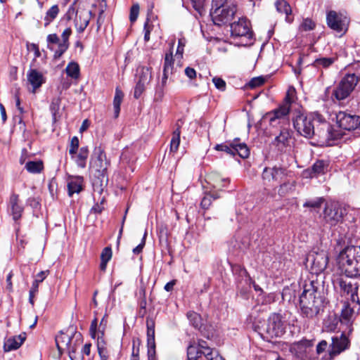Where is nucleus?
I'll list each match as a JSON object with an SVG mask.
<instances>
[{"label": "nucleus", "instance_id": "6e6d98bb", "mask_svg": "<svg viewBox=\"0 0 360 360\" xmlns=\"http://www.w3.org/2000/svg\"><path fill=\"white\" fill-rule=\"evenodd\" d=\"M112 257V250L109 247L105 248L101 255V260L105 262H109Z\"/></svg>", "mask_w": 360, "mask_h": 360}, {"label": "nucleus", "instance_id": "79ce46f5", "mask_svg": "<svg viewBox=\"0 0 360 360\" xmlns=\"http://www.w3.org/2000/svg\"><path fill=\"white\" fill-rule=\"evenodd\" d=\"M187 356L188 360H198L200 357L199 349L190 345L187 348Z\"/></svg>", "mask_w": 360, "mask_h": 360}, {"label": "nucleus", "instance_id": "2eb2a0df", "mask_svg": "<svg viewBox=\"0 0 360 360\" xmlns=\"http://www.w3.org/2000/svg\"><path fill=\"white\" fill-rule=\"evenodd\" d=\"M231 32L232 36L236 37H245L248 39L252 37L250 22L245 18H239L238 21L231 24Z\"/></svg>", "mask_w": 360, "mask_h": 360}, {"label": "nucleus", "instance_id": "a18cd8bd", "mask_svg": "<svg viewBox=\"0 0 360 360\" xmlns=\"http://www.w3.org/2000/svg\"><path fill=\"white\" fill-rule=\"evenodd\" d=\"M187 317L191 323L196 328H200L201 326V319L198 314L191 311L187 314Z\"/></svg>", "mask_w": 360, "mask_h": 360}, {"label": "nucleus", "instance_id": "603ef678", "mask_svg": "<svg viewBox=\"0 0 360 360\" xmlns=\"http://www.w3.org/2000/svg\"><path fill=\"white\" fill-rule=\"evenodd\" d=\"M147 84H148L142 83V82H137V84L135 86V89H134V96L136 98H139L141 96V95L145 91L146 86Z\"/></svg>", "mask_w": 360, "mask_h": 360}, {"label": "nucleus", "instance_id": "4be33fe9", "mask_svg": "<svg viewBox=\"0 0 360 360\" xmlns=\"http://www.w3.org/2000/svg\"><path fill=\"white\" fill-rule=\"evenodd\" d=\"M25 339V333L8 338L6 340L4 344V352H8L18 349L22 345Z\"/></svg>", "mask_w": 360, "mask_h": 360}, {"label": "nucleus", "instance_id": "9d476101", "mask_svg": "<svg viewBox=\"0 0 360 360\" xmlns=\"http://www.w3.org/2000/svg\"><path fill=\"white\" fill-rule=\"evenodd\" d=\"M285 176V169L282 167H266L262 172L263 184L266 187H276L284 180Z\"/></svg>", "mask_w": 360, "mask_h": 360}, {"label": "nucleus", "instance_id": "6e6552de", "mask_svg": "<svg viewBox=\"0 0 360 360\" xmlns=\"http://www.w3.org/2000/svg\"><path fill=\"white\" fill-rule=\"evenodd\" d=\"M94 155L90 162L91 168L96 170L98 173V177L101 179V181L105 180L108 181V168L110 165V162L106 158V155L101 148H97L94 150Z\"/></svg>", "mask_w": 360, "mask_h": 360}, {"label": "nucleus", "instance_id": "a878e982", "mask_svg": "<svg viewBox=\"0 0 360 360\" xmlns=\"http://www.w3.org/2000/svg\"><path fill=\"white\" fill-rule=\"evenodd\" d=\"M83 178L82 176L71 177L68 181V191L69 196L79 193L83 189Z\"/></svg>", "mask_w": 360, "mask_h": 360}, {"label": "nucleus", "instance_id": "0eeeda50", "mask_svg": "<svg viewBox=\"0 0 360 360\" xmlns=\"http://www.w3.org/2000/svg\"><path fill=\"white\" fill-rule=\"evenodd\" d=\"M295 90L294 88L289 89L287 91L285 98L283 104L276 109L273 112V116L270 117V122L273 123L276 119H281L286 117L291 111L295 114V108L297 109V105L295 101Z\"/></svg>", "mask_w": 360, "mask_h": 360}, {"label": "nucleus", "instance_id": "de8ad7c7", "mask_svg": "<svg viewBox=\"0 0 360 360\" xmlns=\"http://www.w3.org/2000/svg\"><path fill=\"white\" fill-rule=\"evenodd\" d=\"M60 101L61 100L59 97L53 98L51 101V103L50 105V110L53 117H56V114L58 113L60 109Z\"/></svg>", "mask_w": 360, "mask_h": 360}, {"label": "nucleus", "instance_id": "8fccbe9b", "mask_svg": "<svg viewBox=\"0 0 360 360\" xmlns=\"http://www.w3.org/2000/svg\"><path fill=\"white\" fill-rule=\"evenodd\" d=\"M218 195H214L211 194L206 195L201 200L200 205L201 207L204 209H207L212 202V199H217L218 198Z\"/></svg>", "mask_w": 360, "mask_h": 360}, {"label": "nucleus", "instance_id": "49530a36", "mask_svg": "<svg viewBox=\"0 0 360 360\" xmlns=\"http://www.w3.org/2000/svg\"><path fill=\"white\" fill-rule=\"evenodd\" d=\"M79 139L77 136H73L70 141L69 153L70 155H75L79 148Z\"/></svg>", "mask_w": 360, "mask_h": 360}, {"label": "nucleus", "instance_id": "c9c22d12", "mask_svg": "<svg viewBox=\"0 0 360 360\" xmlns=\"http://www.w3.org/2000/svg\"><path fill=\"white\" fill-rule=\"evenodd\" d=\"M46 42L48 49L55 53L61 40L56 34H50L46 37Z\"/></svg>", "mask_w": 360, "mask_h": 360}, {"label": "nucleus", "instance_id": "c756f323", "mask_svg": "<svg viewBox=\"0 0 360 360\" xmlns=\"http://www.w3.org/2000/svg\"><path fill=\"white\" fill-rule=\"evenodd\" d=\"M174 44V40H173L171 44V50L169 53L165 54L163 72L172 73L174 60H173V53L172 49Z\"/></svg>", "mask_w": 360, "mask_h": 360}, {"label": "nucleus", "instance_id": "bb28decb", "mask_svg": "<svg viewBox=\"0 0 360 360\" xmlns=\"http://www.w3.org/2000/svg\"><path fill=\"white\" fill-rule=\"evenodd\" d=\"M89 157V149L87 146L82 147L78 153L71 155L72 159L75 160L77 165L81 168H85L86 160Z\"/></svg>", "mask_w": 360, "mask_h": 360}, {"label": "nucleus", "instance_id": "4468645a", "mask_svg": "<svg viewBox=\"0 0 360 360\" xmlns=\"http://www.w3.org/2000/svg\"><path fill=\"white\" fill-rule=\"evenodd\" d=\"M342 209L335 202H327L323 210V219L330 226L336 225L343 217Z\"/></svg>", "mask_w": 360, "mask_h": 360}, {"label": "nucleus", "instance_id": "39448f33", "mask_svg": "<svg viewBox=\"0 0 360 360\" xmlns=\"http://www.w3.org/2000/svg\"><path fill=\"white\" fill-rule=\"evenodd\" d=\"M285 326L282 316L279 314H271L266 324V326L259 333L266 338L281 337L285 333Z\"/></svg>", "mask_w": 360, "mask_h": 360}, {"label": "nucleus", "instance_id": "473e14b6", "mask_svg": "<svg viewBox=\"0 0 360 360\" xmlns=\"http://www.w3.org/2000/svg\"><path fill=\"white\" fill-rule=\"evenodd\" d=\"M25 168L30 173H40L44 169L43 162L41 160L28 161L25 164Z\"/></svg>", "mask_w": 360, "mask_h": 360}, {"label": "nucleus", "instance_id": "e2e57ef3", "mask_svg": "<svg viewBox=\"0 0 360 360\" xmlns=\"http://www.w3.org/2000/svg\"><path fill=\"white\" fill-rule=\"evenodd\" d=\"M49 274L48 271H41L39 274H37L36 278L34 281L37 282V283H41L47 276Z\"/></svg>", "mask_w": 360, "mask_h": 360}, {"label": "nucleus", "instance_id": "5fc2aeb1", "mask_svg": "<svg viewBox=\"0 0 360 360\" xmlns=\"http://www.w3.org/2000/svg\"><path fill=\"white\" fill-rule=\"evenodd\" d=\"M212 82L214 83L215 87L221 91H224L226 89V82L224 79H222L220 77H214L212 79Z\"/></svg>", "mask_w": 360, "mask_h": 360}, {"label": "nucleus", "instance_id": "e433bc0d", "mask_svg": "<svg viewBox=\"0 0 360 360\" xmlns=\"http://www.w3.org/2000/svg\"><path fill=\"white\" fill-rule=\"evenodd\" d=\"M152 79L151 70L147 67L141 68L139 73V82L149 84Z\"/></svg>", "mask_w": 360, "mask_h": 360}, {"label": "nucleus", "instance_id": "3c124183", "mask_svg": "<svg viewBox=\"0 0 360 360\" xmlns=\"http://www.w3.org/2000/svg\"><path fill=\"white\" fill-rule=\"evenodd\" d=\"M185 44H186V39L184 38H181V39H179L178 47H177L176 54H175V56L179 59H181L183 57Z\"/></svg>", "mask_w": 360, "mask_h": 360}, {"label": "nucleus", "instance_id": "37998d69", "mask_svg": "<svg viewBox=\"0 0 360 360\" xmlns=\"http://www.w3.org/2000/svg\"><path fill=\"white\" fill-rule=\"evenodd\" d=\"M324 202V199L323 198H316L313 200H307L304 204L303 206L304 207H310L312 209H319Z\"/></svg>", "mask_w": 360, "mask_h": 360}, {"label": "nucleus", "instance_id": "1a4fd4ad", "mask_svg": "<svg viewBox=\"0 0 360 360\" xmlns=\"http://www.w3.org/2000/svg\"><path fill=\"white\" fill-rule=\"evenodd\" d=\"M336 123L338 127L344 130L356 131L360 134V116L340 111L336 114Z\"/></svg>", "mask_w": 360, "mask_h": 360}, {"label": "nucleus", "instance_id": "13d9d810", "mask_svg": "<svg viewBox=\"0 0 360 360\" xmlns=\"http://www.w3.org/2000/svg\"><path fill=\"white\" fill-rule=\"evenodd\" d=\"M15 106L20 114V115L18 116L19 124L22 123L25 125V124L23 123L22 117V115L25 112V110H24L23 108L20 105V98L18 97V96L15 95Z\"/></svg>", "mask_w": 360, "mask_h": 360}, {"label": "nucleus", "instance_id": "69168bd1", "mask_svg": "<svg viewBox=\"0 0 360 360\" xmlns=\"http://www.w3.org/2000/svg\"><path fill=\"white\" fill-rule=\"evenodd\" d=\"M98 321L97 319H94L90 326V333L93 338H96V328H97Z\"/></svg>", "mask_w": 360, "mask_h": 360}, {"label": "nucleus", "instance_id": "dca6fc26", "mask_svg": "<svg viewBox=\"0 0 360 360\" xmlns=\"http://www.w3.org/2000/svg\"><path fill=\"white\" fill-rule=\"evenodd\" d=\"M273 144L279 151L286 152L290 150L292 144V132L286 129H282L274 139Z\"/></svg>", "mask_w": 360, "mask_h": 360}, {"label": "nucleus", "instance_id": "f3484780", "mask_svg": "<svg viewBox=\"0 0 360 360\" xmlns=\"http://www.w3.org/2000/svg\"><path fill=\"white\" fill-rule=\"evenodd\" d=\"M24 211V207L20 204L19 195L12 193L8 202V212L14 221L19 220Z\"/></svg>", "mask_w": 360, "mask_h": 360}, {"label": "nucleus", "instance_id": "bf43d9fd", "mask_svg": "<svg viewBox=\"0 0 360 360\" xmlns=\"http://www.w3.org/2000/svg\"><path fill=\"white\" fill-rule=\"evenodd\" d=\"M147 236V231H145L141 243L133 249V252L136 255L141 253L146 244V237Z\"/></svg>", "mask_w": 360, "mask_h": 360}, {"label": "nucleus", "instance_id": "774afa93", "mask_svg": "<svg viewBox=\"0 0 360 360\" xmlns=\"http://www.w3.org/2000/svg\"><path fill=\"white\" fill-rule=\"evenodd\" d=\"M185 74L188 78H190L191 79H194L196 77L195 70L193 68H190V67H187L185 69Z\"/></svg>", "mask_w": 360, "mask_h": 360}, {"label": "nucleus", "instance_id": "f03ea898", "mask_svg": "<svg viewBox=\"0 0 360 360\" xmlns=\"http://www.w3.org/2000/svg\"><path fill=\"white\" fill-rule=\"evenodd\" d=\"M340 270L347 277L360 276V246H349L340 252L338 256Z\"/></svg>", "mask_w": 360, "mask_h": 360}, {"label": "nucleus", "instance_id": "58836bf2", "mask_svg": "<svg viewBox=\"0 0 360 360\" xmlns=\"http://www.w3.org/2000/svg\"><path fill=\"white\" fill-rule=\"evenodd\" d=\"M336 60V58H319L314 60L313 65L317 68H328L330 67L335 61Z\"/></svg>", "mask_w": 360, "mask_h": 360}, {"label": "nucleus", "instance_id": "aec40b11", "mask_svg": "<svg viewBox=\"0 0 360 360\" xmlns=\"http://www.w3.org/2000/svg\"><path fill=\"white\" fill-rule=\"evenodd\" d=\"M91 18L90 11L82 10L77 11L75 19V25L79 33H82L88 26Z\"/></svg>", "mask_w": 360, "mask_h": 360}, {"label": "nucleus", "instance_id": "cd10ccee", "mask_svg": "<svg viewBox=\"0 0 360 360\" xmlns=\"http://www.w3.org/2000/svg\"><path fill=\"white\" fill-rule=\"evenodd\" d=\"M59 7L58 5L52 6L46 12L44 18L45 27H48L53 22L59 13Z\"/></svg>", "mask_w": 360, "mask_h": 360}, {"label": "nucleus", "instance_id": "0e129e2a", "mask_svg": "<svg viewBox=\"0 0 360 360\" xmlns=\"http://www.w3.org/2000/svg\"><path fill=\"white\" fill-rule=\"evenodd\" d=\"M352 301L360 305V285H358L354 294L352 295Z\"/></svg>", "mask_w": 360, "mask_h": 360}, {"label": "nucleus", "instance_id": "20e7f679", "mask_svg": "<svg viewBox=\"0 0 360 360\" xmlns=\"http://www.w3.org/2000/svg\"><path fill=\"white\" fill-rule=\"evenodd\" d=\"M292 122L294 128L301 136L310 139L316 134L313 119L303 114L300 106H297V109L295 108Z\"/></svg>", "mask_w": 360, "mask_h": 360}, {"label": "nucleus", "instance_id": "f257e3e1", "mask_svg": "<svg viewBox=\"0 0 360 360\" xmlns=\"http://www.w3.org/2000/svg\"><path fill=\"white\" fill-rule=\"evenodd\" d=\"M323 306V299L314 282L306 284L300 296L301 314L307 319H314L320 313Z\"/></svg>", "mask_w": 360, "mask_h": 360}, {"label": "nucleus", "instance_id": "b1692460", "mask_svg": "<svg viewBox=\"0 0 360 360\" xmlns=\"http://www.w3.org/2000/svg\"><path fill=\"white\" fill-rule=\"evenodd\" d=\"M335 285L340 288L342 292L345 293L347 295H349L351 298L352 295L354 294L358 286L356 283H352V281L342 278H338Z\"/></svg>", "mask_w": 360, "mask_h": 360}, {"label": "nucleus", "instance_id": "9b49d317", "mask_svg": "<svg viewBox=\"0 0 360 360\" xmlns=\"http://www.w3.org/2000/svg\"><path fill=\"white\" fill-rule=\"evenodd\" d=\"M307 265L310 266L313 274H319L326 268L328 263V253L324 250L311 252L308 254Z\"/></svg>", "mask_w": 360, "mask_h": 360}, {"label": "nucleus", "instance_id": "2f4dec72", "mask_svg": "<svg viewBox=\"0 0 360 360\" xmlns=\"http://www.w3.org/2000/svg\"><path fill=\"white\" fill-rule=\"evenodd\" d=\"M275 6L278 12L286 15V20L289 21L288 15L292 12L290 6L285 0H276Z\"/></svg>", "mask_w": 360, "mask_h": 360}, {"label": "nucleus", "instance_id": "72a5a7b5", "mask_svg": "<svg viewBox=\"0 0 360 360\" xmlns=\"http://www.w3.org/2000/svg\"><path fill=\"white\" fill-rule=\"evenodd\" d=\"M97 348L101 360H108L109 357L106 344L103 338H98Z\"/></svg>", "mask_w": 360, "mask_h": 360}, {"label": "nucleus", "instance_id": "c85d7f7f", "mask_svg": "<svg viewBox=\"0 0 360 360\" xmlns=\"http://www.w3.org/2000/svg\"><path fill=\"white\" fill-rule=\"evenodd\" d=\"M72 341V337L64 333H61L60 335L56 337V343L59 350L68 347Z\"/></svg>", "mask_w": 360, "mask_h": 360}, {"label": "nucleus", "instance_id": "ea45409f", "mask_svg": "<svg viewBox=\"0 0 360 360\" xmlns=\"http://www.w3.org/2000/svg\"><path fill=\"white\" fill-rule=\"evenodd\" d=\"M67 75L72 78L77 79L79 75V67L75 62H70L65 68Z\"/></svg>", "mask_w": 360, "mask_h": 360}, {"label": "nucleus", "instance_id": "f8f14e48", "mask_svg": "<svg viewBox=\"0 0 360 360\" xmlns=\"http://www.w3.org/2000/svg\"><path fill=\"white\" fill-rule=\"evenodd\" d=\"M326 22L330 29L338 32L345 33L347 30L349 19L343 13L330 11L326 15Z\"/></svg>", "mask_w": 360, "mask_h": 360}, {"label": "nucleus", "instance_id": "864d4df0", "mask_svg": "<svg viewBox=\"0 0 360 360\" xmlns=\"http://www.w3.org/2000/svg\"><path fill=\"white\" fill-rule=\"evenodd\" d=\"M265 82V79L263 77H257L252 78L248 85L251 89L256 88L257 86H259L262 85Z\"/></svg>", "mask_w": 360, "mask_h": 360}, {"label": "nucleus", "instance_id": "c03bdc74", "mask_svg": "<svg viewBox=\"0 0 360 360\" xmlns=\"http://www.w3.org/2000/svg\"><path fill=\"white\" fill-rule=\"evenodd\" d=\"M326 167L327 165L323 160H318L313 165L311 170L315 174L318 175L323 174L326 169Z\"/></svg>", "mask_w": 360, "mask_h": 360}, {"label": "nucleus", "instance_id": "680f3d73", "mask_svg": "<svg viewBox=\"0 0 360 360\" xmlns=\"http://www.w3.org/2000/svg\"><path fill=\"white\" fill-rule=\"evenodd\" d=\"M155 344V330L147 329V345Z\"/></svg>", "mask_w": 360, "mask_h": 360}, {"label": "nucleus", "instance_id": "a19ab883", "mask_svg": "<svg viewBox=\"0 0 360 360\" xmlns=\"http://www.w3.org/2000/svg\"><path fill=\"white\" fill-rule=\"evenodd\" d=\"M354 315V311L348 304H344L341 311V318L345 321H349Z\"/></svg>", "mask_w": 360, "mask_h": 360}, {"label": "nucleus", "instance_id": "393cba45", "mask_svg": "<svg viewBox=\"0 0 360 360\" xmlns=\"http://www.w3.org/2000/svg\"><path fill=\"white\" fill-rule=\"evenodd\" d=\"M208 183L214 188L217 189H222L229 184V179L228 178L222 176L217 172H211L208 176Z\"/></svg>", "mask_w": 360, "mask_h": 360}, {"label": "nucleus", "instance_id": "338daca9", "mask_svg": "<svg viewBox=\"0 0 360 360\" xmlns=\"http://www.w3.org/2000/svg\"><path fill=\"white\" fill-rule=\"evenodd\" d=\"M164 86H158L155 91V99L162 100L164 96Z\"/></svg>", "mask_w": 360, "mask_h": 360}, {"label": "nucleus", "instance_id": "423d86ee", "mask_svg": "<svg viewBox=\"0 0 360 360\" xmlns=\"http://www.w3.org/2000/svg\"><path fill=\"white\" fill-rule=\"evenodd\" d=\"M214 149L223 151L230 156L238 155L242 158H247L250 155V150L245 143H241L239 139H235L231 141H226L221 144H217Z\"/></svg>", "mask_w": 360, "mask_h": 360}, {"label": "nucleus", "instance_id": "09e8293b", "mask_svg": "<svg viewBox=\"0 0 360 360\" xmlns=\"http://www.w3.org/2000/svg\"><path fill=\"white\" fill-rule=\"evenodd\" d=\"M139 5L138 4H133V6L131 7L129 13V20L131 22H134L136 20L139 16Z\"/></svg>", "mask_w": 360, "mask_h": 360}, {"label": "nucleus", "instance_id": "7ed1b4c3", "mask_svg": "<svg viewBox=\"0 0 360 360\" xmlns=\"http://www.w3.org/2000/svg\"><path fill=\"white\" fill-rule=\"evenodd\" d=\"M360 82V76L354 73L346 74L333 88L331 98L333 102L343 105Z\"/></svg>", "mask_w": 360, "mask_h": 360}, {"label": "nucleus", "instance_id": "6ab92c4d", "mask_svg": "<svg viewBox=\"0 0 360 360\" xmlns=\"http://www.w3.org/2000/svg\"><path fill=\"white\" fill-rule=\"evenodd\" d=\"M311 346V341L303 340L292 344L290 347V352L300 360H306L308 358Z\"/></svg>", "mask_w": 360, "mask_h": 360}, {"label": "nucleus", "instance_id": "f704fd0d", "mask_svg": "<svg viewBox=\"0 0 360 360\" xmlns=\"http://www.w3.org/2000/svg\"><path fill=\"white\" fill-rule=\"evenodd\" d=\"M124 97L122 91L116 88L115 94L113 100V107L115 110V117H117L120 112V105Z\"/></svg>", "mask_w": 360, "mask_h": 360}, {"label": "nucleus", "instance_id": "a211bd4d", "mask_svg": "<svg viewBox=\"0 0 360 360\" xmlns=\"http://www.w3.org/2000/svg\"><path fill=\"white\" fill-rule=\"evenodd\" d=\"M350 345V340L348 337L342 333L332 338V343L330 345V355H338L342 352L347 349Z\"/></svg>", "mask_w": 360, "mask_h": 360}, {"label": "nucleus", "instance_id": "ddd939ff", "mask_svg": "<svg viewBox=\"0 0 360 360\" xmlns=\"http://www.w3.org/2000/svg\"><path fill=\"white\" fill-rule=\"evenodd\" d=\"M236 8L234 5H222L214 8L212 6L211 10V16L214 24L220 25L221 24L229 22L236 13Z\"/></svg>", "mask_w": 360, "mask_h": 360}, {"label": "nucleus", "instance_id": "4c0bfd02", "mask_svg": "<svg viewBox=\"0 0 360 360\" xmlns=\"http://www.w3.org/2000/svg\"><path fill=\"white\" fill-rule=\"evenodd\" d=\"M180 134L181 131L179 127L174 131L172 137L170 142V152L175 153L177 151L180 144Z\"/></svg>", "mask_w": 360, "mask_h": 360}, {"label": "nucleus", "instance_id": "5701e85b", "mask_svg": "<svg viewBox=\"0 0 360 360\" xmlns=\"http://www.w3.org/2000/svg\"><path fill=\"white\" fill-rule=\"evenodd\" d=\"M28 82L32 86V92L34 93L35 90L39 88L42 84L45 82V79L43 75L34 69H30L27 74Z\"/></svg>", "mask_w": 360, "mask_h": 360}, {"label": "nucleus", "instance_id": "052dcab7", "mask_svg": "<svg viewBox=\"0 0 360 360\" xmlns=\"http://www.w3.org/2000/svg\"><path fill=\"white\" fill-rule=\"evenodd\" d=\"M155 344L148 345V360H155Z\"/></svg>", "mask_w": 360, "mask_h": 360}, {"label": "nucleus", "instance_id": "4d7b16f0", "mask_svg": "<svg viewBox=\"0 0 360 360\" xmlns=\"http://www.w3.org/2000/svg\"><path fill=\"white\" fill-rule=\"evenodd\" d=\"M301 27L303 30L309 31L312 30L314 28L315 24L311 20L306 18L303 20Z\"/></svg>", "mask_w": 360, "mask_h": 360}, {"label": "nucleus", "instance_id": "412c9836", "mask_svg": "<svg viewBox=\"0 0 360 360\" xmlns=\"http://www.w3.org/2000/svg\"><path fill=\"white\" fill-rule=\"evenodd\" d=\"M71 34L72 30L70 27L65 28L62 32L61 43L59 44V46H58V48L55 51V53H53V58L55 60L59 59L69 48V37Z\"/></svg>", "mask_w": 360, "mask_h": 360}, {"label": "nucleus", "instance_id": "7c9ffc66", "mask_svg": "<svg viewBox=\"0 0 360 360\" xmlns=\"http://www.w3.org/2000/svg\"><path fill=\"white\" fill-rule=\"evenodd\" d=\"M318 136L324 139H337V136L332 133V127L326 121L322 122V127L318 131Z\"/></svg>", "mask_w": 360, "mask_h": 360}]
</instances>
